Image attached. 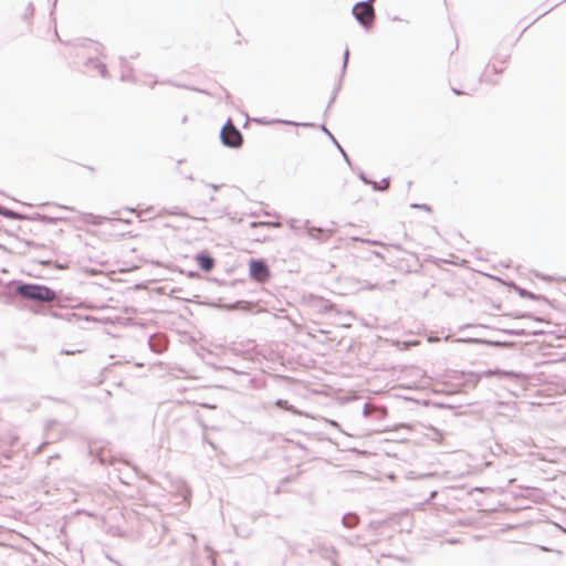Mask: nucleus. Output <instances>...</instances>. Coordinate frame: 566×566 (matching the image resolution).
Listing matches in <instances>:
<instances>
[{"label":"nucleus","instance_id":"7ed1b4c3","mask_svg":"<svg viewBox=\"0 0 566 566\" xmlns=\"http://www.w3.org/2000/svg\"><path fill=\"white\" fill-rule=\"evenodd\" d=\"M221 140L226 146L239 147L242 144V135L229 120L221 129Z\"/></svg>","mask_w":566,"mask_h":566},{"label":"nucleus","instance_id":"39448f33","mask_svg":"<svg viewBox=\"0 0 566 566\" xmlns=\"http://www.w3.org/2000/svg\"><path fill=\"white\" fill-rule=\"evenodd\" d=\"M196 262L206 272L211 271L214 265V260L207 253L196 255Z\"/></svg>","mask_w":566,"mask_h":566},{"label":"nucleus","instance_id":"f03ea898","mask_svg":"<svg viewBox=\"0 0 566 566\" xmlns=\"http://www.w3.org/2000/svg\"><path fill=\"white\" fill-rule=\"evenodd\" d=\"M353 14L366 28L374 23L375 10L370 1L355 4L353 8Z\"/></svg>","mask_w":566,"mask_h":566},{"label":"nucleus","instance_id":"f257e3e1","mask_svg":"<svg viewBox=\"0 0 566 566\" xmlns=\"http://www.w3.org/2000/svg\"><path fill=\"white\" fill-rule=\"evenodd\" d=\"M17 291L19 295L30 300L52 302L56 298L55 292L43 285L23 284Z\"/></svg>","mask_w":566,"mask_h":566},{"label":"nucleus","instance_id":"20e7f679","mask_svg":"<svg viewBox=\"0 0 566 566\" xmlns=\"http://www.w3.org/2000/svg\"><path fill=\"white\" fill-rule=\"evenodd\" d=\"M250 276L258 282H265L270 277V270L264 261L251 260L249 262Z\"/></svg>","mask_w":566,"mask_h":566},{"label":"nucleus","instance_id":"423d86ee","mask_svg":"<svg viewBox=\"0 0 566 566\" xmlns=\"http://www.w3.org/2000/svg\"><path fill=\"white\" fill-rule=\"evenodd\" d=\"M276 406L280 408H283L285 410H289V411H294L293 407L291 405H289V402L286 400H282V399L277 400Z\"/></svg>","mask_w":566,"mask_h":566},{"label":"nucleus","instance_id":"0eeeda50","mask_svg":"<svg viewBox=\"0 0 566 566\" xmlns=\"http://www.w3.org/2000/svg\"><path fill=\"white\" fill-rule=\"evenodd\" d=\"M266 223H252L253 227H256V226H265Z\"/></svg>","mask_w":566,"mask_h":566}]
</instances>
